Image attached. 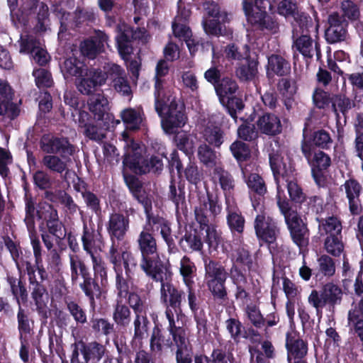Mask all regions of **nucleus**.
I'll return each instance as SVG.
<instances>
[{"label":"nucleus","mask_w":363,"mask_h":363,"mask_svg":"<svg viewBox=\"0 0 363 363\" xmlns=\"http://www.w3.org/2000/svg\"><path fill=\"white\" fill-rule=\"evenodd\" d=\"M204 283L213 299L223 303L228 300L226 281L229 277L222 264L214 259L204 260Z\"/></svg>","instance_id":"4"},{"label":"nucleus","mask_w":363,"mask_h":363,"mask_svg":"<svg viewBox=\"0 0 363 363\" xmlns=\"http://www.w3.org/2000/svg\"><path fill=\"white\" fill-rule=\"evenodd\" d=\"M211 179L215 184L220 186L228 202L235 189V180L233 174L223 167L217 166L213 169Z\"/></svg>","instance_id":"29"},{"label":"nucleus","mask_w":363,"mask_h":363,"mask_svg":"<svg viewBox=\"0 0 363 363\" xmlns=\"http://www.w3.org/2000/svg\"><path fill=\"white\" fill-rule=\"evenodd\" d=\"M230 259L231 267L229 269V274L247 275L253 267V257L248 247L240 245L233 250Z\"/></svg>","instance_id":"17"},{"label":"nucleus","mask_w":363,"mask_h":363,"mask_svg":"<svg viewBox=\"0 0 363 363\" xmlns=\"http://www.w3.org/2000/svg\"><path fill=\"white\" fill-rule=\"evenodd\" d=\"M80 351L86 363H98L104 357L106 347L96 341L88 344L82 342Z\"/></svg>","instance_id":"42"},{"label":"nucleus","mask_w":363,"mask_h":363,"mask_svg":"<svg viewBox=\"0 0 363 363\" xmlns=\"http://www.w3.org/2000/svg\"><path fill=\"white\" fill-rule=\"evenodd\" d=\"M256 125L258 132L269 137L281 134L283 130L280 117L269 112H264L258 116Z\"/></svg>","instance_id":"26"},{"label":"nucleus","mask_w":363,"mask_h":363,"mask_svg":"<svg viewBox=\"0 0 363 363\" xmlns=\"http://www.w3.org/2000/svg\"><path fill=\"white\" fill-rule=\"evenodd\" d=\"M202 138L205 143L219 150L227 139V135L221 124L209 120L202 131Z\"/></svg>","instance_id":"30"},{"label":"nucleus","mask_w":363,"mask_h":363,"mask_svg":"<svg viewBox=\"0 0 363 363\" xmlns=\"http://www.w3.org/2000/svg\"><path fill=\"white\" fill-rule=\"evenodd\" d=\"M256 237L259 243L268 245L276 242L280 233L277 222L264 213L257 214L254 221Z\"/></svg>","instance_id":"13"},{"label":"nucleus","mask_w":363,"mask_h":363,"mask_svg":"<svg viewBox=\"0 0 363 363\" xmlns=\"http://www.w3.org/2000/svg\"><path fill=\"white\" fill-rule=\"evenodd\" d=\"M348 200L349 211L352 216H359L363 211L360 195L362 186L354 178L347 179L342 185Z\"/></svg>","instance_id":"24"},{"label":"nucleus","mask_w":363,"mask_h":363,"mask_svg":"<svg viewBox=\"0 0 363 363\" xmlns=\"http://www.w3.org/2000/svg\"><path fill=\"white\" fill-rule=\"evenodd\" d=\"M105 72L113 79V86L118 92L121 93L124 96L132 95L130 86L124 74V70L121 66L113 65L110 67L108 71Z\"/></svg>","instance_id":"33"},{"label":"nucleus","mask_w":363,"mask_h":363,"mask_svg":"<svg viewBox=\"0 0 363 363\" xmlns=\"http://www.w3.org/2000/svg\"><path fill=\"white\" fill-rule=\"evenodd\" d=\"M276 199L277 206L284 216L292 241L300 247L304 246L308 242L309 235L307 223L302 219L296 210L292 208L285 195L281 196L279 192Z\"/></svg>","instance_id":"5"},{"label":"nucleus","mask_w":363,"mask_h":363,"mask_svg":"<svg viewBox=\"0 0 363 363\" xmlns=\"http://www.w3.org/2000/svg\"><path fill=\"white\" fill-rule=\"evenodd\" d=\"M293 49L298 51L303 57H313V39L311 34L292 33Z\"/></svg>","instance_id":"45"},{"label":"nucleus","mask_w":363,"mask_h":363,"mask_svg":"<svg viewBox=\"0 0 363 363\" xmlns=\"http://www.w3.org/2000/svg\"><path fill=\"white\" fill-rule=\"evenodd\" d=\"M307 124L303 129V139L301 143V150L306 159L311 157L313 148L317 147L319 150H330L334 141L330 133L323 128L313 130L309 137L307 135Z\"/></svg>","instance_id":"11"},{"label":"nucleus","mask_w":363,"mask_h":363,"mask_svg":"<svg viewBox=\"0 0 363 363\" xmlns=\"http://www.w3.org/2000/svg\"><path fill=\"white\" fill-rule=\"evenodd\" d=\"M242 9L247 22L255 30L274 33L279 29V23L266 9L255 10L252 1L243 0Z\"/></svg>","instance_id":"7"},{"label":"nucleus","mask_w":363,"mask_h":363,"mask_svg":"<svg viewBox=\"0 0 363 363\" xmlns=\"http://www.w3.org/2000/svg\"><path fill=\"white\" fill-rule=\"evenodd\" d=\"M212 145L203 143L197 149V157L206 168H214L216 166L217 155L216 150Z\"/></svg>","instance_id":"50"},{"label":"nucleus","mask_w":363,"mask_h":363,"mask_svg":"<svg viewBox=\"0 0 363 363\" xmlns=\"http://www.w3.org/2000/svg\"><path fill=\"white\" fill-rule=\"evenodd\" d=\"M342 296V290L339 286L333 282H328L324 284L320 291L312 290L308 301L318 314L326 306L330 310L334 309L335 306L340 305Z\"/></svg>","instance_id":"8"},{"label":"nucleus","mask_w":363,"mask_h":363,"mask_svg":"<svg viewBox=\"0 0 363 363\" xmlns=\"http://www.w3.org/2000/svg\"><path fill=\"white\" fill-rule=\"evenodd\" d=\"M94 270L93 277L96 280L100 279L101 285L108 281V269L106 264L100 255H94L90 256Z\"/></svg>","instance_id":"62"},{"label":"nucleus","mask_w":363,"mask_h":363,"mask_svg":"<svg viewBox=\"0 0 363 363\" xmlns=\"http://www.w3.org/2000/svg\"><path fill=\"white\" fill-rule=\"evenodd\" d=\"M311 167L312 177L315 184L321 187L326 184L325 172L331 165V158L323 150L311 152V157L306 159Z\"/></svg>","instance_id":"18"},{"label":"nucleus","mask_w":363,"mask_h":363,"mask_svg":"<svg viewBox=\"0 0 363 363\" xmlns=\"http://www.w3.org/2000/svg\"><path fill=\"white\" fill-rule=\"evenodd\" d=\"M246 57L240 61L235 67V76L241 82H250L253 80L258 74L259 61L257 58L252 57L250 55V48L245 44Z\"/></svg>","instance_id":"25"},{"label":"nucleus","mask_w":363,"mask_h":363,"mask_svg":"<svg viewBox=\"0 0 363 363\" xmlns=\"http://www.w3.org/2000/svg\"><path fill=\"white\" fill-rule=\"evenodd\" d=\"M67 162L56 155H46L42 159V164L50 172L62 174L67 169Z\"/></svg>","instance_id":"59"},{"label":"nucleus","mask_w":363,"mask_h":363,"mask_svg":"<svg viewBox=\"0 0 363 363\" xmlns=\"http://www.w3.org/2000/svg\"><path fill=\"white\" fill-rule=\"evenodd\" d=\"M136 242L140 253L139 266L141 270L153 281L162 280L167 266L160 258L155 235L147 225L139 233Z\"/></svg>","instance_id":"2"},{"label":"nucleus","mask_w":363,"mask_h":363,"mask_svg":"<svg viewBox=\"0 0 363 363\" xmlns=\"http://www.w3.org/2000/svg\"><path fill=\"white\" fill-rule=\"evenodd\" d=\"M169 67L167 62L164 60H160L155 69V108L156 111H161L162 106L164 104V93H166L164 89V80L162 77L168 74Z\"/></svg>","instance_id":"28"},{"label":"nucleus","mask_w":363,"mask_h":363,"mask_svg":"<svg viewBox=\"0 0 363 363\" xmlns=\"http://www.w3.org/2000/svg\"><path fill=\"white\" fill-rule=\"evenodd\" d=\"M130 228L128 216L119 212L110 214L106 224V230L112 242L122 241Z\"/></svg>","instance_id":"22"},{"label":"nucleus","mask_w":363,"mask_h":363,"mask_svg":"<svg viewBox=\"0 0 363 363\" xmlns=\"http://www.w3.org/2000/svg\"><path fill=\"white\" fill-rule=\"evenodd\" d=\"M112 318L114 325L118 329H126L131 322V311L130 308L122 300H116L113 305Z\"/></svg>","instance_id":"37"},{"label":"nucleus","mask_w":363,"mask_h":363,"mask_svg":"<svg viewBox=\"0 0 363 363\" xmlns=\"http://www.w3.org/2000/svg\"><path fill=\"white\" fill-rule=\"evenodd\" d=\"M300 208L303 209V211L306 214H320L324 210L323 199L319 196H306L304 203H302Z\"/></svg>","instance_id":"60"},{"label":"nucleus","mask_w":363,"mask_h":363,"mask_svg":"<svg viewBox=\"0 0 363 363\" xmlns=\"http://www.w3.org/2000/svg\"><path fill=\"white\" fill-rule=\"evenodd\" d=\"M250 191L259 196H264L267 192L264 179L257 173H250L246 180Z\"/></svg>","instance_id":"63"},{"label":"nucleus","mask_w":363,"mask_h":363,"mask_svg":"<svg viewBox=\"0 0 363 363\" xmlns=\"http://www.w3.org/2000/svg\"><path fill=\"white\" fill-rule=\"evenodd\" d=\"M66 309L73 318L77 325L88 323L86 311L75 301H66Z\"/></svg>","instance_id":"58"},{"label":"nucleus","mask_w":363,"mask_h":363,"mask_svg":"<svg viewBox=\"0 0 363 363\" xmlns=\"http://www.w3.org/2000/svg\"><path fill=\"white\" fill-rule=\"evenodd\" d=\"M317 220L327 236L342 235V223L337 217L332 216L326 218H317Z\"/></svg>","instance_id":"57"},{"label":"nucleus","mask_w":363,"mask_h":363,"mask_svg":"<svg viewBox=\"0 0 363 363\" xmlns=\"http://www.w3.org/2000/svg\"><path fill=\"white\" fill-rule=\"evenodd\" d=\"M69 264L72 284H78L88 298L90 306L94 308L96 298H100L101 296V288L98 281L93 277L89 267L79 256L71 255Z\"/></svg>","instance_id":"3"},{"label":"nucleus","mask_w":363,"mask_h":363,"mask_svg":"<svg viewBox=\"0 0 363 363\" xmlns=\"http://www.w3.org/2000/svg\"><path fill=\"white\" fill-rule=\"evenodd\" d=\"M60 69L65 79L76 77V86L84 95L94 91L97 86L104 84L108 78L105 71L99 68L88 67L83 61L74 56L66 58L60 65Z\"/></svg>","instance_id":"1"},{"label":"nucleus","mask_w":363,"mask_h":363,"mask_svg":"<svg viewBox=\"0 0 363 363\" xmlns=\"http://www.w3.org/2000/svg\"><path fill=\"white\" fill-rule=\"evenodd\" d=\"M204 235L201 228L189 226L179 240L181 250L186 253L199 252L203 250Z\"/></svg>","instance_id":"23"},{"label":"nucleus","mask_w":363,"mask_h":363,"mask_svg":"<svg viewBox=\"0 0 363 363\" xmlns=\"http://www.w3.org/2000/svg\"><path fill=\"white\" fill-rule=\"evenodd\" d=\"M146 216V223L149 225L148 228L152 225H158L160 228V235L167 245L169 253H175L178 251L177 246L172 235L171 224L169 220L159 215H155L152 213V200L148 203L143 206Z\"/></svg>","instance_id":"12"},{"label":"nucleus","mask_w":363,"mask_h":363,"mask_svg":"<svg viewBox=\"0 0 363 363\" xmlns=\"http://www.w3.org/2000/svg\"><path fill=\"white\" fill-rule=\"evenodd\" d=\"M39 4L38 0H21L19 9V19H15L16 26H25L29 21V17L36 13Z\"/></svg>","instance_id":"52"},{"label":"nucleus","mask_w":363,"mask_h":363,"mask_svg":"<svg viewBox=\"0 0 363 363\" xmlns=\"http://www.w3.org/2000/svg\"><path fill=\"white\" fill-rule=\"evenodd\" d=\"M229 150L241 169H242L244 164L251 159L252 152L249 144L241 140L237 139L233 142L229 147Z\"/></svg>","instance_id":"43"},{"label":"nucleus","mask_w":363,"mask_h":363,"mask_svg":"<svg viewBox=\"0 0 363 363\" xmlns=\"http://www.w3.org/2000/svg\"><path fill=\"white\" fill-rule=\"evenodd\" d=\"M124 182L130 194L142 206L152 200V196L144 188L143 182L136 176L123 171Z\"/></svg>","instance_id":"27"},{"label":"nucleus","mask_w":363,"mask_h":363,"mask_svg":"<svg viewBox=\"0 0 363 363\" xmlns=\"http://www.w3.org/2000/svg\"><path fill=\"white\" fill-rule=\"evenodd\" d=\"M90 330L96 335L109 337L116 333L114 323L107 318L93 314L88 323Z\"/></svg>","instance_id":"36"},{"label":"nucleus","mask_w":363,"mask_h":363,"mask_svg":"<svg viewBox=\"0 0 363 363\" xmlns=\"http://www.w3.org/2000/svg\"><path fill=\"white\" fill-rule=\"evenodd\" d=\"M220 102H223L226 97L233 96L238 91L237 82L231 77H223L220 82L214 88Z\"/></svg>","instance_id":"51"},{"label":"nucleus","mask_w":363,"mask_h":363,"mask_svg":"<svg viewBox=\"0 0 363 363\" xmlns=\"http://www.w3.org/2000/svg\"><path fill=\"white\" fill-rule=\"evenodd\" d=\"M19 52L31 55L40 45L39 39L33 35H21L18 40Z\"/></svg>","instance_id":"64"},{"label":"nucleus","mask_w":363,"mask_h":363,"mask_svg":"<svg viewBox=\"0 0 363 363\" xmlns=\"http://www.w3.org/2000/svg\"><path fill=\"white\" fill-rule=\"evenodd\" d=\"M172 345L173 342L170 337L165 338L162 333V325L155 323L150 340V350L156 354H161L163 346L172 347Z\"/></svg>","instance_id":"44"},{"label":"nucleus","mask_w":363,"mask_h":363,"mask_svg":"<svg viewBox=\"0 0 363 363\" xmlns=\"http://www.w3.org/2000/svg\"><path fill=\"white\" fill-rule=\"evenodd\" d=\"M164 106L161 111H156L162 118V127L167 134L176 133L178 128L183 127L187 117L185 114V107L183 103H179L177 98L172 95L164 93Z\"/></svg>","instance_id":"6"},{"label":"nucleus","mask_w":363,"mask_h":363,"mask_svg":"<svg viewBox=\"0 0 363 363\" xmlns=\"http://www.w3.org/2000/svg\"><path fill=\"white\" fill-rule=\"evenodd\" d=\"M127 296L128 306L133 309L135 316L146 315L148 305L145 296H142L136 292H130Z\"/></svg>","instance_id":"54"},{"label":"nucleus","mask_w":363,"mask_h":363,"mask_svg":"<svg viewBox=\"0 0 363 363\" xmlns=\"http://www.w3.org/2000/svg\"><path fill=\"white\" fill-rule=\"evenodd\" d=\"M89 95L87 104L89 111L93 113L94 119L102 121L108 108V101L103 94Z\"/></svg>","instance_id":"38"},{"label":"nucleus","mask_w":363,"mask_h":363,"mask_svg":"<svg viewBox=\"0 0 363 363\" xmlns=\"http://www.w3.org/2000/svg\"><path fill=\"white\" fill-rule=\"evenodd\" d=\"M318 269L313 272L315 278L321 279L323 276L330 277L335 273V264L333 258L330 256L323 255L318 259Z\"/></svg>","instance_id":"53"},{"label":"nucleus","mask_w":363,"mask_h":363,"mask_svg":"<svg viewBox=\"0 0 363 363\" xmlns=\"http://www.w3.org/2000/svg\"><path fill=\"white\" fill-rule=\"evenodd\" d=\"M328 27L325 29V37L330 44L345 41L347 36L348 22L337 12L329 15Z\"/></svg>","instance_id":"19"},{"label":"nucleus","mask_w":363,"mask_h":363,"mask_svg":"<svg viewBox=\"0 0 363 363\" xmlns=\"http://www.w3.org/2000/svg\"><path fill=\"white\" fill-rule=\"evenodd\" d=\"M227 225L233 236L239 238L242 236L245 230V218L242 213L238 210H233L229 207L226 208Z\"/></svg>","instance_id":"41"},{"label":"nucleus","mask_w":363,"mask_h":363,"mask_svg":"<svg viewBox=\"0 0 363 363\" xmlns=\"http://www.w3.org/2000/svg\"><path fill=\"white\" fill-rule=\"evenodd\" d=\"M291 73V63L285 57L278 54H272L267 58L266 74L268 78L274 76L286 77Z\"/></svg>","instance_id":"31"},{"label":"nucleus","mask_w":363,"mask_h":363,"mask_svg":"<svg viewBox=\"0 0 363 363\" xmlns=\"http://www.w3.org/2000/svg\"><path fill=\"white\" fill-rule=\"evenodd\" d=\"M286 349L289 363H307L308 345L296 331L287 332L286 334Z\"/></svg>","instance_id":"15"},{"label":"nucleus","mask_w":363,"mask_h":363,"mask_svg":"<svg viewBox=\"0 0 363 363\" xmlns=\"http://www.w3.org/2000/svg\"><path fill=\"white\" fill-rule=\"evenodd\" d=\"M292 24V33L317 34L319 28L318 19L313 20L312 17L305 11L296 13Z\"/></svg>","instance_id":"32"},{"label":"nucleus","mask_w":363,"mask_h":363,"mask_svg":"<svg viewBox=\"0 0 363 363\" xmlns=\"http://www.w3.org/2000/svg\"><path fill=\"white\" fill-rule=\"evenodd\" d=\"M81 241L84 251L91 256L101 252L104 247V240L101 231L96 229L91 219L87 223L83 220Z\"/></svg>","instance_id":"14"},{"label":"nucleus","mask_w":363,"mask_h":363,"mask_svg":"<svg viewBox=\"0 0 363 363\" xmlns=\"http://www.w3.org/2000/svg\"><path fill=\"white\" fill-rule=\"evenodd\" d=\"M225 108L227 113L234 120L235 123L238 121V113L241 112L245 108V104L241 97L234 94L226 97L223 102H220Z\"/></svg>","instance_id":"55"},{"label":"nucleus","mask_w":363,"mask_h":363,"mask_svg":"<svg viewBox=\"0 0 363 363\" xmlns=\"http://www.w3.org/2000/svg\"><path fill=\"white\" fill-rule=\"evenodd\" d=\"M269 165L272 171L274 179L277 184V194L285 195L279 185V179L281 177L287 183L296 179V170L293 161L288 158L284 160L278 151L273 150L269 155Z\"/></svg>","instance_id":"10"},{"label":"nucleus","mask_w":363,"mask_h":363,"mask_svg":"<svg viewBox=\"0 0 363 363\" xmlns=\"http://www.w3.org/2000/svg\"><path fill=\"white\" fill-rule=\"evenodd\" d=\"M123 165L135 174L142 175L148 173V169L145 166V159L138 152L124 155Z\"/></svg>","instance_id":"48"},{"label":"nucleus","mask_w":363,"mask_h":363,"mask_svg":"<svg viewBox=\"0 0 363 363\" xmlns=\"http://www.w3.org/2000/svg\"><path fill=\"white\" fill-rule=\"evenodd\" d=\"M144 113L142 109L136 110L128 108L121 113V118L126 128L130 130H137L140 128L143 122Z\"/></svg>","instance_id":"47"},{"label":"nucleus","mask_w":363,"mask_h":363,"mask_svg":"<svg viewBox=\"0 0 363 363\" xmlns=\"http://www.w3.org/2000/svg\"><path fill=\"white\" fill-rule=\"evenodd\" d=\"M161 282V301L165 306L171 307L177 315L182 313V303L185 298L182 289L170 282H164V274Z\"/></svg>","instance_id":"20"},{"label":"nucleus","mask_w":363,"mask_h":363,"mask_svg":"<svg viewBox=\"0 0 363 363\" xmlns=\"http://www.w3.org/2000/svg\"><path fill=\"white\" fill-rule=\"evenodd\" d=\"M355 106L356 102L346 94L342 93L333 94V104L331 108L337 118H339L340 114H342L345 122H346L349 111Z\"/></svg>","instance_id":"35"},{"label":"nucleus","mask_w":363,"mask_h":363,"mask_svg":"<svg viewBox=\"0 0 363 363\" xmlns=\"http://www.w3.org/2000/svg\"><path fill=\"white\" fill-rule=\"evenodd\" d=\"M228 21H222L221 18H203L202 26L205 33L208 35L219 37L224 35V24Z\"/></svg>","instance_id":"61"},{"label":"nucleus","mask_w":363,"mask_h":363,"mask_svg":"<svg viewBox=\"0 0 363 363\" xmlns=\"http://www.w3.org/2000/svg\"><path fill=\"white\" fill-rule=\"evenodd\" d=\"M36 217L41 221L40 228L45 225L49 234L53 235L56 239H63L66 233L63 230L64 225L60 221L57 210L55 207L46 201L38 203L37 205Z\"/></svg>","instance_id":"9"},{"label":"nucleus","mask_w":363,"mask_h":363,"mask_svg":"<svg viewBox=\"0 0 363 363\" xmlns=\"http://www.w3.org/2000/svg\"><path fill=\"white\" fill-rule=\"evenodd\" d=\"M342 19L351 23L359 21L361 18V4L353 0H343L340 3Z\"/></svg>","instance_id":"49"},{"label":"nucleus","mask_w":363,"mask_h":363,"mask_svg":"<svg viewBox=\"0 0 363 363\" xmlns=\"http://www.w3.org/2000/svg\"><path fill=\"white\" fill-rule=\"evenodd\" d=\"M25 218L24 222L28 233L35 232L37 207L35 206V201L32 195H25Z\"/></svg>","instance_id":"56"},{"label":"nucleus","mask_w":363,"mask_h":363,"mask_svg":"<svg viewBox=\"0 0 363 363\" xmlns=\"http://www.w3.org/2000/svg\"><path fill=\"white\" fill-rule=\"evenodd\" d=\"M6 281L18 306H21V303L23 304L26 303L28 299V292L26 281L22 278L21 275H20L18 279L13 276L7 275Z\"/></svg>","instance_id":"39"},{"label":"nucleus","mask_w":363,"mask_h":363,"mask_svg":"<svg viewBox=\"0 0 363 363\" xmlns=\"http://www.w3.org/2000/svg\"><path fill=\"white\" fill-rule=\"evenodd\" d=\"M232 284L235 286L234 298L237 301L246 303L250 300V293L248 291L247 275L229 274Z\"/></svg>","instance_id":"40"},{"label":"nucleus","mask_w":363,"mask_h":363,"mask_svg":"<svg viewBox=\"0 0 363 363\" xmlns=\"http://www.w3.org/2000/svg\"><path fill=\"white\" fill-rule=\"evenodd\" d=\"M168 199L174 205L176 211L178 213L179 208L183 210L186 208L185 185L179 182L176 184L174 179H171L169 186Z\"/></svg>","instance_id":"46"},{"label":"nucleus","mask_w":363,"mask_h":363,"mask_svg":"<svg viewBox=\"0 0 363 363\" xmlns=\"http://www.w3.org/2000/svg\"><path fill=\"white\" fill-rule=\"evenodd\" d=\"M108 36L100 30H94L92 35L84 40L80 44L81 53L89 59H94L104 52L105 45H108Z\"/></svg>","instance_id":"21"},{"label":"nucleus","mask_w":363,"mask_h":363,"mask_svg":"<svg viewBox=\"0 0 363 363\" xmlns=\"http://www.w3.org/2000/svg\"><path fill=\"white\" fill-rule=\"evenodd\" d=\"M29 285L31 289V298L35 306L39 317L43 322H46L50 314L48 307V296L46 287L37 278H34V274H29Z\"/></svg>","instance_id":"16"},{"label":"nucleus","mask_w":363,"mask_h":363,"mask_svg":"<svg viewBox=\"0 0 363 363\" xmlns=\"http://www.w3.org/2000/svg\"><path fill=\"white\" fill-rule=\"evenodd\" d=\"M135 39L133 30L130 28L122 30L119 28L118 34L116 37V47L119 55L123 59L129 57L133 52V40Z\"/></svg>","instance_id":"34"}]
</instances>
